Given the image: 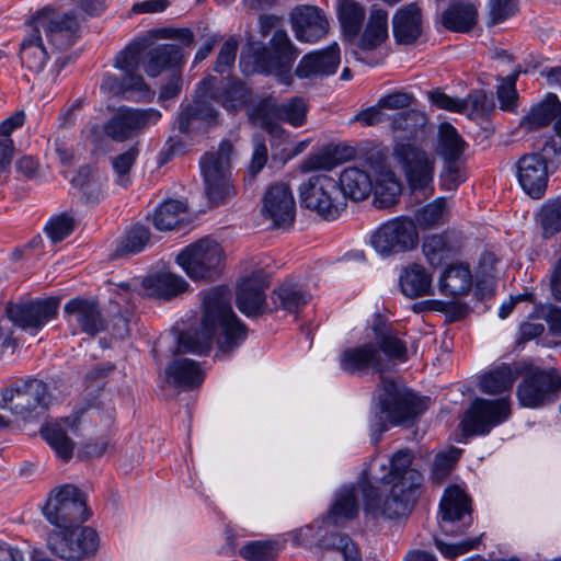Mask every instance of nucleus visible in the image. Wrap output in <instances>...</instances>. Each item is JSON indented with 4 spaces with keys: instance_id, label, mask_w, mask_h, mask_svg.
<instances>
[{
    "instance_id": "nucleus-1",
    "label": "nucleus",
    "mask_w": 561,
    "mask_h": 561,
    "mask_svg": "<svg viewBox=\"0 0 561 561\" xmlns=\"http://www.w3.org/2000/svg\"><path fill=\"white\" fill-rule=\"evenodd\" d=\"M413 458L409 449L392 455L389 471L379 479L383 488L389 486L387 492L368 481L360 484L366 515L397 520L411 514L423 482L422 473L412 467Z\"/></svg>"
},
{
    "instance_id": "nucleus-2",
    "label": "nucleus",
    "mask_w": 561,
    "mask_h": 561,
    "mask_svg": "<svg viewBox=\"0 0 561 561\" xmlns=\"http://www.w3.org/2000/svg\"><path fill=\"white\" fill-rule=\"evenodd\" d=\"M204 311L198 329H188L178 336V353L207 354L216 339L219 351L231 352L248 336L245 324L231 307V294L217 287L209 290L203 300Z\"/></svg>"
},
{
    "instance_id": "nucleus-3",
    "label": "nucleus",
    "mask_w": 561,
    "mask_h": 561,
    "mask_svg": "<svg viewBox=\"0 0 561 561\" xmlns=\"http://www.w3.org/2000/svg\"><path fill=\"white\" fill-rule=\"evenodd\" d=\"M216 102L229 113L241 111L251 101V90L240 80L218 82L208 76L198 82L194 100L181 108L178 127L182 134L204 133L205 125L218 124Z\"/></svg>"
},
{
    "instance_id": "nucleus-4",
    "label": "nucleus",
    "mask_w": 561,
    "mask_h": 561,
    "mask_svg": "<svg viewBox=\"0 0 561 561\" xmlns=\"http://www.w3.org/2000/svg\"><path fill=\"white\" fill-rule=\"evenodd\" d=\"M376 398L379 412L386 415V420L382 415L376 414L370 421L375 443L388 431L387 421L392 425L410 424L428 409L430 402L427 398H422L385 377H381Z\"/></svg>"
},
{
    "instance_id": "nucleus-5",
    "label": "nucleus",
    "mask_w": 561,
    "mask_h": 561,
    "mask_svg": "<svg viewBox=\"0 0 561 561\" xmlns=\"http://www.w3.org/2000/svg\"><path fill=\"white\" fill-rule=\"evenodd\" d=\"M232 151L231 141L224 139L216 151L204 153L199 160L205 193L211 206L222 205L236 194L230 171Z\"/></svg>"
},
{
    "instance_id": "nucleus-6",
    "label": "nucleus",
    "mask_w": 561,
    "mask_h": 561,
    "mask_svg": "<svg viewBox=\"0 0 561 561\" xmlns=\"http://www.w3.org/2000/svg\"><path fill=\"white\" fill-rule=\"evenodd\" d=\"M51 396L47 385L37 378H21L10 388L2 390L1 409H9L23 420H35L44 416Z\"/></svg>"
},
{
    "instance_id": "nucleus-7",
    "label": "nucleus",
    "mask_w": 561,
    "mask_h": 561,
    "mask_svg": "<svg viewBox=\"0 0 561 561\" xmlns=\"http://www.w3.org/2000/svg\"><path fill=\"white\" fill-rule=\"evenodd\" d=\"M301 206L317 213L325 220H335L345 209V196L339 182L332 176L319 173L299 185Z\"/></svg>"
},
{
    "instance_id": "nucleus-8",
    "label": "nucleus",
    "mask_w": 561,
    "mask_h": 561,
    "mask_svg": "<svg viewBox=\"0 0 561 561\" xmlns=\"http://www.w3.org/2000/svg\"><path fill=\"white\" fill-rule=\"evenodd\" d=\"M270 44L271 49L263 44L253 48L254 68L262 73L274 75L280 83L290 85L293 82L291 67L299 50L284 30H276Z\"/></svg>"
},
{
    "instance_id": "nucleus-9",
    "label": "nucleus",
    "mask_w": 561,
    "mask_h": 561,
    "mask_svg": "<svg viewBox=\"0 0 561 561\" xmlns=\"http://www.w3.org/2000/svg\"><path fill=\"white\" fill-rule=\"evenodd\" d=\"M516 396L520 407L540 409L554 403L561 393V375L552 368L530 366L519 371Z\"/></svg>"
},
{
    "instance_id": "nucleus-10",
    "label": "nucleus",
    "mask_w": 561,
    "mask_h": 561,
    "mask_svg": "<svg viewBox=\"0 0 561 561\" xmlns=\"http://www.w3.org/2000/svg\"><path fill=\"white\" fill-rule=\"evenodd\" d=\"M83 15L75 9L59 12L50 5L37 11L33 18V30H41L47 41L58 50H65L77 43L81 35Z\"/></svg>"
},
{
    "instance_id": "nucleus-11",
    "label": "nucleus",
    "mask_w": 561,
    "mask_h": 561,
    "mask_svg": "<svg viewBox=\"0 0 561 561\" xmlns=\"http://www.w3.org/2000/svg\"><path fill=\"white\" fill-rule=\"evenodd\" d=\"M43 514L50 524L68 528L84 523L90 511L84 494L77 486L65 484L49 493Z\"/></svg>"
},
{
    "instance_id": "nucleus-12",
    "label": "nucleus",
    "mask_w": 561,
    "mask_h": 561,
    "mask_svg": "<svg viewBox=\"0 0 561 561\" xmlns=\"http://www.w3.org/2000/svg\"><path fill=\"white\" fill-rule=\"evenodd\" d=\"M224 252L219 243L204 238L184 248L176 256L178 264L193 280H214L221 273Z\"/></svg>"
},
{
    "instance_id": "nucleus-13",
    "label": "nucleus",
    "mask_w": 561,
    "mask_h": 561,
    "mask_svg": "<svg viewBox=\"0 0 561 561\" xmlns=\"http://www.w3.org/2000/svg\"><path fill=\"white\" fill-rule=\"evenodd\" d=\"M370 244L382 257L405 253L419 244V232L413 219L399 216L381 224L370 236Z\"/></svg>"
},
{
    "instance_id": "nucleus-14",
    "label": "nucleus",
    "mask_w": 561,
    "mask_h": 561,
    "mask_svg": "<svg viewBox=\"0 0 561 561\" xmlns=\"http://www.w3.org/2000/svg\"><path fill=\"white\" fill-rule=\"evenodd\" d=\"M49 551L67 561H80L93 556L99 548V536L90 527L73 525L49 534Z\"/></svg>"
},
{
    "instance_id": "nucleus-15",
    "label": "nucleus",
    "mask_w": 561,
    "mask_h": 561,
    "mask_svg": "<svg viewBox=\"0 0 561 561\" xmlns=\"http://www.w3.org/2000/svg\"><path fill=\"white\" fill-rule=\"evenodd\" d=\"M59 304L60 299L56 297L33 298L8 302L4 311L13 325L31 335H36L57 317Z\"/></svg>"
},
{
    "instance_id": "nucleus-16",
    "label": "nucleus",
    "mask_w": 561,
    "mask_h": 561,
    "mask_svg": "<svg viewBox=\"0 0 561 561\" xmlns=\"http://www.w3.org/2000/svg\"><path fill=\"white\" fill-rule=\"evenodd\" d=\"M510 416V398H477L466 411L460 425L465 436H481L489 434L493 427L501 425Z\"/></svg>"
},
{
    "instance_id": "nucleus-17",
    "label": "nucleus",
    "mask_w": 561,
    "mask_h": 561,
    "mask_svg": "<svg viewBox=\"0 0 561 561\" xmlns=\"http://www.w3.org/2000/svg\"><path fill=\"white\" fill-rule=\"evenodd\" d=\"M393 158L401 165L412 191L433 193L434 159L425 150L410 142H399L393 148Z\"/></svg>"
},
{
    "instance_id": "nucleus-18",
    "label": "nucleus",
    "mask_w": 561,
    "mask_h": 561,
    "mask_svg": "<svg viewBox=\"0 0 561 561\" xmlns=\"http://www.w3.org/2000/svg\"><path fill=\"white\" fill-rule=\"evenodd\" d=\"M161 113L154 108L121 107L104 124V134L114 141L123 142L140 134L145 128L154 125Z\"/></svg>"
},
{
    "instance_id": "nucleus-19",
    "label": "nucleus",
    "mask_w": 561,
    "mask_h": 561,
    "mask_svg": "<svg viewBox=\"0 0 561 561\" xmlns=\"http://www.w3.org/2000/svg\"><path fill=\"white\" fill-rule=\"evenodd\" d=\"M439 513L444 533L461 534L471 524V500L458 485H449L440 500Z\"/></svg>"
},
{
    "instance_id": "nucleus-20",
    "label": "nucleus",
    "mask_w": 561,
    "mask_h": 561,
    "mask_svg": "<svg viewBox=\"0 0 561 561\" xmlns=\"http://www.w3.org/2000/svg\"><path fill=\"white\" fill-rule=\"evenodd\" d=\"M64 314L73 334L81 332L94 336L106 329L95 299L75 297L65 304Z\"/></svg>"
},
{
    "instance_id": "nucleus-21",
    "label": "nucleus",
    "mask_w": 561,
    "mask_h": 561,
    "mask_svg": "<svg viewBox=\"0 0 561 561\" xmlns=\"http://www.w3.org/2000/svg\"><path fill=\"white\" fill-rule=\"evenodd\" d=\"M290 24L295 37L301 43L314 44L321 41L330 30L325 12L310 4L296 5L290 13Z\"/></svg>"
},
{
    "instance_id": "nucleus-22",
    "label": "nucleus",
    "mask_w": 561,
    "mask_h": 561,
    "mask_svg": "<svg viewBox=\"0 0 561 561\" xmlns=\"http://www.w3.org/2000/svg\"><path fill=\"white\" fill-rule=\"evenodd\" d=\"M262 214L275 228H287L294 224L296 203L287 184L275 183L267 188L263 197Z\"/></svg>"
},
{
    "instance_id": "nucleus-23",
    "label": "nucleus",
    "mask_w": 561,
    "mask_h": 561,
    "mask_svg": "<svg viewBox=\"0 0 561 561\" xmlns=\"http://www.w3.org/2000/svg\"><path fill=\"white\" fill-rule=\"evenodd\" d=\"M270 280L267 275L259 270L244 278L237 289V307L247 317H256L265 311V289Z\"/></svg>"
},
{
    "instance_id": "nucleus-24",
    "label": "nucleus",
    "mask_w": 561,
    "mask_h": 561,
    "mask_svg": "<svg viewBox=\"0 0 561 561\" xmlns=\"http://www.w3.org/2000/svg\"><path fill=\"white\" fill-rule=\"evenodd\" d=\"M340 61V47L337 43H333L305 55L298 62L295 75L300 79L331 76L336 72Z\"/></svg>"
},
{
    "instance_id": "nucleus-25",
    "label": "nucleus",
    "mask_w": 561,
    "mask_h": 561,
    "mask_svg": "<svg viewBox=\"0 0 561 561\" xmlns=\"http://www.w3.org/2000/svg\"><path fill=\"white\" fill-rule=\"evenodd\" d=\"M517 178L524 192L533 198L543 196L548 184V167L539 153L523 156L517 162Z\"/></svg>"
},
{
    "instance_id": "nucleus-26",
    "label": "nucleus",
    "mask_w": 561,
    "mask_h": 561,
    "mask_svg": "<svg viewBox=\"0 0 561 561\" xmlns=\"http://www.w3.org/2000/svg\"><path fill=\"white\" fill-rule=\"evenodd\" d=\"M340 367L347 374L362 375L369 369L382 373L383 363L376 344L368 342L344 350L340 355Z\"/></svg>"
},
{
    "instance_id": "nucleus-27",
    "label": "nucleus",
    "mask_w": 561,
    "mask_h": 561,
    "mask_svg": "<svg viewBox=\"0 0 561 561\" xmlns=\"http://www.w3.org/2000/svg\"><path fill=\"white\" fill-rule=\"evenodd\" d=\"M460 249V237L453 230L425 236L422 242V253L433 267H438L446 261L456 257Z\"/></svg>"
},
{
    "instance_id": "nucleus-28",
    "label": "nucleus",
    "mask_w": 561,
    "mask_h": 561,
    "mask_svg": "<svg viewBox=\"0 0 561 561\" xmlns=\"http://www.w3.org/2000/svg\"><path fill=\"white\" fill-rule=\"evenodd\" d=\"M422 10L416 3L402 5L392 18L393 37L398 44L412 45L422 35Z\"/></svg>"
},
{
    "instance_id": "nucleus-29",
    "label": "nucleus",
    "mask_w": 561,
    "mask_h": 561,
    "mask_svg": "<svg viewBox=\"0 0 561 561\" xmlns=\"http://www.w3.org/2000/svg\"><path fill=\"white\" fill-rule=\"evenodd\" d=\"M185 55L182 48L173 44L158 45L147 55L145 71L149 77L156 78L165 70L175 71L182 68Z\"/></svg>"
},
{
    "instance_id": "nucleus-30",
    "label": "nucleus",
    "mask_w": 561,
    "mask_h": 561,
    "mask_svg": "<svg viewBox=\"0 0 561 561\" xmlns=\"http://www.w3.org/2000/svg\"><path fill=\"white\" fill-rule=\"evenodd\" d=\"M167 381L182 390L199 387L205 374L199 364L190 358H175L165 367Z\"/></svg>"
},
{
    "instance_id": "nucleus-31",
    "label": "nucleus",
    "mask_w": 561,
    "mask_h": 561,
    "mask_svg": "<svg viewBox=\"0 0 561 561\" xmlns=\"http://www.w3.org/2000/svg\"><path fill=\"white\" fill-rule=\"evenodd\" d=\"M142 286L148 296L170 300L186 291L188 283L182 276L167 272L146 277Z\"/></svg>"
},
{
    "instance_id": "nucleus-32",
    "label": "nucleus",
    "mask_w": 561,
    "mask_h": 561,
    "mask_svg": "<svg viewBox=\"0 0 561 561\" xmlns=\"http://www.w3.org/2000/svg\"><path fill=\"white\" fill-rule=\"evenodd\" d=\"M388 38V12L374 5L363 33L358 35L357 46L364 51L379 47Z\"/></svg>"
},
{
    "instance_id": "nucleus-33",
    "label": "nucleus",
    "mask_w": 561,
    "mask_h": 561,
    "mask_svg": "<svg viewBox=\"0 0 561 561\" xmlns=\"http://www.w3.org/2000/svg\"><path fill=\"white\" fill-rule=\"evenodd\" d=\"M439 291L447 297L467 295L472 287V275L468 264L448 265L439 278Z\"/></svg>"
},
{
    "instance_id": "nucleus-34",
    "label": "nucleus",
    "mask_w": 561,
    "mask_h": 561,
    "mask_svg": "<svg viewBox=\"0 0 561 561\" xmlns=\"http://www.w3.org/2000/svg\"><path fill=\"white\" fill-rule=\"evenodd\" d=\"M402 294L409 298H419L433 294L432 275L421 264L404 267L399 277Z\"/></svg>"
},
{
    "instance_id": "nucleus-35",
    "label": "nucleus",
    "mask_w": 561,
    "mask_h": 561,
    "mask_svg": "<svg viewBox=\"0 0 561 561\" xmlns=\"http://www.w3.org/2000/svg\"><path fill=\"white\" fill-rule=\"evenodd\" d=\"M22 66L32 73H41L47 65L49 55L43 44L38 30L32 32L20 44Z\"/></svg>"
},
{
    "instance_id": "nucleus-36",
    "label": "nucleus",
    "mask_w": 561,
    "mask_h": 561,
    "mask_svg": "<svg viewBox=\"0 0 561 561\" xmlns=\"http://www.w3.org/2000/svg\"><path fill=\"white\" fill-rule=\"evenodd\" d=\"M561 112V102L556 94L549 93L542 101L534 104L522 118L520 126L529 131L548 126Z\"/></svg>"
},
{
    "instance_id": "nucleus-37",
    "label": "nucleus",
    "mask_w": 561,
    "mask_h": 561,
    "mask_svg": "<svg viewBox=\"0 0 561 561\" xmlns=\"http://www.w3.org/2000/svg\"><path fill=\"white\" fill-rule=\"evenodd\" d=\"M336 16L345 38L348 42L358 38L366 18L365 7L355 0H339Z\"/></svg>"
},
{
    "instance_id": "nucleus-38",
    "label": "nucleus",
    "mask_w": 561,
    "mask_h": 561,
    "mask_svg": "<svg viewBox=\"0 0 561 561\" xmlns=\"http://www.w3.org/2000/svg\"><path fill=\"white\" fill-rule=\"evenodd\" d=\"M310 299L311 295L302 286L291 282L283 283L271 295L275 310L282 309L291 313L298 312Z\"/></svg>"
},
{
    "instance_id": "nucleus-39",
    "label": "nucleus",
    "mask_w": 561,
    "mask_h": 561,
    "mask_svg": "<svg viewBox=\"0 0 561 561\" xmlns=\"http://www.w3.org/2000/svg\"><path fill=\"white\" fill-rule=\"evenodd\" d=\"M106 178L91 165L81 167L71 184L78 188L85 203H98L104 195Z\"/></svg>"
},
{
    "instance_id": "nucleus-40",
    "label": "nucleus",
    "mask_w": 561,
    "mask_h": 561,
    "mask_svg": "<svg viewBox=\"0 0 561 561\" xmlns=\"http://www.w3.org/2000/svg\"><path fill=\"white\" fill-rule=\"evenodd\" d=\"M337 182L345 199L350 197L354 201H363L371 191L369 174L355 167L346 168Z\"/></svg>"
},
{
    "instance_id": "nucleus-41",
    "label": "nucleus",
    "mask_w": 561,
    "mask_h": 561,
    "mask_svg": "<svg viewBox=\"0 0 561 561\" xmlns=\"http://www.w3.org/2000/svg\"><path fill=\"white\" fill-rule=\"evenodd\" d=\"M477 9L471 3L457 2L442 14V24L449 31L467 33L477 23Z\"/></svg>"
},
{
    "instance_id": "nucleus-42",
    "label": "nucleus",
    "mask_w": 561,
    "mask_h": 561,
    "mask_svg": "<svg viewBox=\"0 0 561 561\" xmlns=\"http://www.w3.org/2000/svg\"><path fill=\"white\" fill-rule=\"evenodd\" d=\"M519 374V370L513 369L507 364H502L481 378L480 390L486 394H500L508 391Z\"/></svg>"
},
{
    "instance_id": "nucleus-43",
    "label": "nucleus",
    "mask_w": 561,
    "mask_h": 561,
    "mask_svg": "<svg viewBox=\"0 0 561 561\" xmlns=\"http://www.w3.org/2000/svg\"><path fill=\"white\" fill-rule=\"evenodd\" d=\"M373 331L379 353L382 352L389 358L400 362L408 359L407 343L396 335L392 328L378 324L373 328Z\"/></svg>"
},
{
    "instance_id": "nucleus-44",
    "label": "nucleus",
    "mask_w": 561,
    "mask_h": 561,
    "mask_svg": "<svg viewBox=\"0 0 561 561\" xmlns=\"http://www.w3.org/2000/svg\"><path fill=\"white\" fill-rule=\"evenodd\" d=\"M358 514V501L353 486L342 488L336 494L329 511V518L334 525L353 519Z\"/></svg>"
},
{
    "instance_id": "nucleus-45",
    "label": "nucleus",
    "mask_w": 561,
    "mask_h": 561,
    "mask_svg": "<svg viewBox=\"0 0 561 561\" xmlns=\"http://www.w3.org/2000/svg\"><path fill=\"white\" fill-rule=\"evenodd\" d=\"M466 147V141L451 124H440L437 152L444 160H459Z\"/></svg>"
},
{
    "instance_id": "nucleus-46",
    "label": "nucleus",
    "mask_w": 561,
    "mask_h": 561,
    "mask_svg": "<svg viewBox=\"0 0 561 561\" xmlns=\"http://www.w3.org/2000/svg\"><path fill=\"white\" fill-rule=\"evenodd\" d=\"M150 229L141 224L131 226L122 237L115 249L116 256H128L138 254L150 244Z\"/></svg>"
},
{
    "instance_id": "nucleus-47",
    "label": "nucleus",
    "mask_w": 561,
    "mask_h": 561,
    "mask_svg": "<svg viewBox=\"0 0 561 561\" xmlns=\"http://www.w3.org/2000/svg\"><path fill=\"white\" fill-rule=\"evenodd\" d=\"M43 438L64 461L71 459L75 443L68 437L65 428L59 423L47 424L41 431Z\"/></svg>"
},
{
    "instance_id": "nucleus-48",
    "label": "nucleus",
    "mask_w": 561,
    "mask_h": 561,
    "mask_svg": "<svg viewBox=\"0 0 561 561\" xmlns=\"http://www.w3.org/2000/svg\"><path fill=\"white\" fill-rule=\"evenodd\" d=\"M186 211V205L176 199H168L160 204L152 216L153 226L160 231L174 229L180 220L181 215Z\"/></svg>"
},
{
    "instance_id": "nucleus-49",
    "label": "nucleus",
    "mask_w": 561,
    "mask_h": 561,
    "mask_svg": "<svg viewBox=\"0 0 561 561\" xmlns=\"http://www.w3.org/2000/svg\"><path fill=\"white\" fill-rule=\"evenodd\" d=\"M249 118L270 134L275 133L277 125L274 121H279L278 102L273 96L264 98L250 108Z\"/></svg>"
},
{
    "instance_id": "nucleus-50",
    "label": "nucleus",
    "mask_w": 561,
    "mask_h": 561,
    "mask_svg": "<svg viewBox=\"0 0 561 561\" xmlns=\"http://www.w3.org/2000/svg\"><path fill=\"white\" fill-rule=\"evenodd\" d=\"M150 45V39L139 37L129 43L115 58V67L124 72H136L145 49Z\"/></svg>"
},
{
    "instance_id": "nucleus-51",
    "label": "nucleus",
    "mask_w": 561,
    "mask_h": 561,
    "mask_svg": "<svg viewBox=\"0 0 561 561\" xmlns=\"http://www.w3.org/2000/svg\"><path fill=\"white\" fill-rule=\"evenodd\" d=\"M542 238L548 240L561 232V199L547 203L539 214Z\"/></svg>"
},
{
    "instance_id": "nucleus-52",
    "label": "nucleus",
    "mask_w": 561,
    "mask_h": 561,
    "mask_svg": "<svg viewBox=\"0 0 561 561\" xmlns=\"http://www.w3.org/2000/svg\"><path fill=\"white\" fill-rule=\"evenodd\" d=\"M446 216V199L438 197L419 209L415 214V219L422 229H430L443 225Z\"/></svg>"
},
{
    "instance_id": "nucleus-53",
    "label": "nucleus",
    "mask_w": 561,
    "mask_h": 561,
    "mask_svg": "<svg viewBox=\"0 0 561 561\" xmlns=\"http://www.w3.org/2000/svg\"><path fill=\"white\" fill-rule=\"evenodd\" d=\"M307 111L306 101L301 96H294L286 102L278 103L279 121L294 127H300L306 123Z\"/></svg>"
},
{
    "instance_id": "nucleus-54",
    "label": "nucleus",
    "mask_w": 561,
    "mask_h": 561,
    "mask_svg": "<svg viewBox=\"0 0 561 561\" xmlns=\"http://www.w3.org/2000/svg\"><path fill=\"white\" fill-rule=\"evenodd\" d=\"M520 70H515L513 73L501 79L496 89V96L500 102V108L505 112H516L518 93L516 90V81Z\"/></svg>"
},
{
    "instance_id": "nucleus-55",
    "label": "nucleus",
    "mask_w": 561,
    "mask_h": 561,
    "mask_svg": "<svg viewBox=\"0 0 561 561\" xmlns=\"http://www.w3.org/2000/svg\"><path fill=\"white\" fill-rule=\"evenodd\" d=\"M138 156L139 149L133 146L125 152L113 158L112 167L116 175L115 182L119 186L127 187L131 183L130 171Z\"/></svg>"
},
{
    "instance_id": "nucleus-56",
    "label": "nucleus",
    "mask_w": 561,
    "mask_h": 561,
    "mask_svg": "<svg viewBox=\"0 0 561 561\" xmlns=\"http://www.w3.org/2000/svg\"><path fill=\"white\" fill-rule=\"evenodd\" d=\"M401 184L389 178L380 181L375 190L374 205L379 209L390 208L399 202Z\"/></svg>"
},
{
    "instance_id": "nucleus-57",
    "label": "nucleus",
    "mask_w": 561,
    "mask_h": 561,
    "mask_svg": "<svg viewBox=\"0 0 561 561\" xmlns=\"http://www.w3.org/2000/svg\"><path fill=\"white\" fill-rule=\"evenodd\" d=\"M463 113L470 117H484L494 110V102L483 90H473L462 99Z\"/></svg>"
},
{
    "instance_id": "nucleus-58",
    "label": "nucleus",
    "mask_w": 561,
    "mask_h": 561,
    "mask_svg": "<svg viewBox=\"0 0 561 561\" xmlns=\"http://www.w3.org/2000/svg\"><path fill=\"white\" fill-rule=\"evenodd\" d=\"M278 545L274 541H251L240 549V556L249 561H275Z\"/></svg>"
},
{
    "instance_id": "nucleus-59",
    "label": "nucleus",
    "mask_w": 561,
    "mask_h": 561,
    "mask_svg": "<svg viewBox=\"0 0 561 561\" xmlns=\"http://www.w3.org/2000/svg\"><path fill=\"white\" fill-rule=\"evenodd\" d=\"M460 454V449L451 448L446 453L436 455L432 468V480L439 484L443 483L455 468Z\"/></svg>"
},
{
    "instance_id": "nucleus-60",
    "label": "nucleus",
    "mask_w": 561,
    "mask_h": 561,
    "mask_svg": "<svg viewBox=\"0 0 561 561\" xmlns=\"http://www.w3.org/2000/svg\"><path fill=\"white\" fill-rule=\"evenodd\" d=\"M75 220L67 214L51 218L45 226V232L53 242H60L72 233Z\"/></svg>"
},
{
    "instance_id": "nucleus-61",
    "label": "nucleus",
    "mask_w": 561,
    "mask_h": 561,
    "mask_svg": "<svg viewBox=\"0 0 561 561\" xmlns=\"http://www.w3.org/2000/svg\"><path fill=\"white\" fill-rule=\"evenodd\" d=\"M238 46L239 42L234 37L228 38L221 45L214 66L215 72L222 75L233 67Z\"/></svg>"
},
{
    "instance_id": "nucleus-62",
    "label": "nucleus",
    "mask_w": 561,
    "mask_h": 561,
    "mask_svg": "<svg viewBox=\"0 0 561 561\" xmlns=\"http://www.w3.org/2000/svg\"><path fill=\"white\" fill-rule=\"evenodd\" d=\"M124 89L126 90V94L124 98L126 100H139L149 95L150 91L148 85L146 84L144 78L135 72H125L123 76Z\"/></svg>"
},
{
    "instance_id": "nucleus-63",
    "label": "nucleus",
    "mask_w": 561,
    "mask_h": 561,
    "mask_svg": "<svg viewBox=\"0 0 561 561\" xmlns=\"http://www.w3.org/2000/svg\"><path fill=\"white\" fill-rule=\"evenodd\" d=\"M480 543L479 538L462 540L458 543H446L439 538H435V546L438 551L447 559L454 560L458 556L467 553Z\"/></svg>"
},
{
    "instance_id": "nucleus-64",
    "label": "nucleus",
    "mask_w": 561,
    "mask_h": 561,
    "mask_svg": "<svg viewBox=\"0 0 561 561\" xmlns=\"http://www.w3.org/2000/svg\"><path fill=\"white\" fill-rule=\"evenodd\" d=\"M333 545L335 546L336 553L343 561H362V556L357 546L347 535H334Z\"/></svg>"
}]
</instances>
